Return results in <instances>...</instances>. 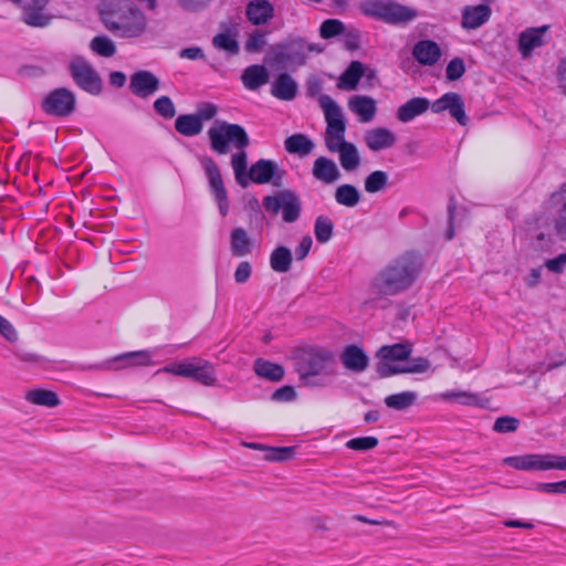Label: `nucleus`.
<instances>
[{
    "label": "nucleus",
    "instance_id": "f257e3e1",
    "mask_svg": "<svg viewBox=\"0 0 566 566\" xmlns=\"http://www.w3.org/2000/svg\"><path fill=\"white\" fill-rule=\"evenodd\" d=\"M98 14L104 28L119 39H139L148 30L146 14L132 0H102Z\"/></svg>",
    "mask_w": 566,
    "mask_h": 566
},
{
    "label": "nucleus",
    "instance_id": "f03ea898",
    "mask_svg": "<svg viewBox=\"0 0 566 566\" xmlns=\"http://www.w3.org/2000/svg\"><path fill=\"white\" fill-rule=\"evenodd\" d=\"M327 124L325 144L331 153H337L344 170L354 171L360 165L357 147L345 140L346 122L339 105L328 95L318 98Z\"/></svg>",
    "mask_w": 566,
    "mask_h": 566
},
{
    "label": "nucleus",
    "instance_id": "7ed1b4c3",
    "mask_svg": "<svg viewBox=\"0 0 566 566\" xmlns=\"http://www.w3.org/2000/svg\"><path fill=\"white\" fill-rule=\"evenodd\" d=\"M295 369L301 382L310 387H325L337 374L334 353L325 347L307 346L295 353Z\"/></svg>",
    "mask_w": 566,
    "mask_h": 566
},
{
    "label": "nucleus",
    "instance_id": "20e7f679",
    "mask_svg": "<svg viewBox=\"0 0 566 566\" xmlns=\"http://www.w3.org/2000/svg\"><path fill=\"white\" fill-rule=\"evenodd\" d=\"M420 268L416 255H402L377 274L371 284L373 290L386 296L401 293L412 285Z\"/></svg>",
    "mask_w": 566,
    "mask_h": 566
},
{
    "label": "nucleus",
    "instance_id": "39448f33",
    "mask_svg": "<svg viewBox=\"0 0 566 566\" xmlns=\"http://www.w3.org/2000/svg\"><path fill=\"white\" fill-rule=\"evenodd\" d=\"M208 137L211 149L220 155L227 154L230 147L244 149L250 143L242 126L224 120H216L208 129Z\"/></svg>",
    "mask_w": 566,
    "mask_h": 566
},
{
    "label": "nucleus",
    "instance_id": "423d86ee",
    "mask_svg": "<svg viewBox=\"0 0 566 566\" xmlns=\"http://www.w3.org/2000/svg\"><path fill=\"white\" fill-rule=\"evenodd\" d=\"M157 373H167L176 376L191 378L205 386H212L217 381L216 370L211 363L199 357L174 361Z\"/></svg>",
    "mask_w": 566,
    "mask_h": 566
},
{
    "label": "nucleus",
    "instance_id": "0eeeda50",
    "mask_svg": "<svg viewBox=\"0 0 566 566\" xmlns=\"http://www.w3.org/2000/svg\"><path fill=\"white\" fill-rule=\"evenodd\" d=\"M359 8L364 14L381 19L389 23L408 22L417 17L415 9L401 6L391 0H361Z\"/></svg>",
    "mask_w": 566,
    "mask_h": 566
},
{
    "label": "nucleus",
    "instance_id": "6e6552de",
    "mask_svg": "<svg viewBox=\"0 0 566 566\" xmlns=\"http://www.w3.org/2000/svg\"><path fill=\"white\" fill-rule=\"evenodd\" d=\"M503 464L522 471L566 470V455L528 453L504 458Z\"/></svg>",
    "mask_w": 566,
    "mask_h": 566
},
{
    "label": "nucleus",
    "instance_id": "1a4fd4ad",
    "mask_svg": "<svg viewBox=\"0 0 566 566\" xmlns=\"http://www.w3.org/2000/svg\"><path fill=\"white\" fill-rule=\"evenodd\" d=\"M411 354L409 343H399L381 346L376 357L378 358L377 373L381 377L400 374V369Z\"/></svg>",
    "mask_w": 566,
    "mask_h": 566
},
{
    "label": "nucleus",
    "instance_id": "9d476101",
    "mask_svg": "<svg viewBox=\"0 0 566 566\" xmlns=\"http://www.w3.org/2000/svg\"><path fill=\"white\" fill-rule=\"evenodd\" d=\"M272 52L277 63L291 67L301 66L306 62L311 52H321L316 44L307 43L303 39H294L285 43L276 44Z\"/></svg>",
    "mask_w": 566,
    "mask_h": 566
},
{
    "label": "nucleus",
    "instance_id": "9b49d317",
    "mask_svg": "<svg viewBox=\"0 0 566 566\" xmlns=\"http://www.w3.org/2000/svg\"><path fill=\"white\" fill-rule=\"evenodd\" d=\"M69 71L78 87L97 95L102 92V80L93 65L83 56L74 55L69 61Z\"/></svg>",
    "mask_w": 566,
    "mask_h": 566
},
{
    "label": "nucleus",
    "instance_id": "f8f14e48",
    "mask_svg": "<svg viewBox=\"0 0 566 566\" xmlns=\"http://www.w3.org/2000/svg\"><path fill=\"white\" fill-rule=\"evenodd\" d=\"M263 207L273 214L281 210L283 220L289 223L296 221L301 213V200L291 190H282L274 196L264 197Z\"/></svg>",
    "mask_w": 566,
    "mask_h": 566
},
{
    "label": "nucleus",
    "instance_id": "ddd939ff",
    "mask_svg": "<svg viewBox=\"0 0 566 566\" xmlns=\"http://www.w3.org/2000/svg\"><path fill=\"white\" fill-rule=\"evenodd\" d=\"M199 161L208 179L210 191L217 202L219 212L222 217H226L229 212V200L220 169L211 157L202 156Z\"/></svg>",
    "mask_w": 566,
    "mask_h": 566
},
{
    "label": "nucleus",
    "instance_id": "4468645a",
    "mask_svg": "<svg viewBox=\"0 0 566 566\" xmlns=\"http://www.w3.org/2000/svg\"><path fill=\"white\" fill-rule=\"evenodd\" d=\"M75 106V96L72 91L61 87L52 91L42 102V108L46 114L66 116Z\"/></svg>",
    "mask_w": 566,
    "mask_h": 566
},
{
    "label": "nucleus",
    "instance_id": "2eb2a0df",
    "mask_svg": "<svg viewBox=\"0 0 566 566\" xmlns=\"http://www.w3.org/2000/svg\"><path fill=\"white\" fill-rule=\"evenodd\" d=\"M548 27L527 28L517 36V50L523 60H528L533 52L547 43Z\"/></svg>",
    "mask_w": 566,
    "mask_h": 566
},
{
    "label": "nucleus",
    "instance_id": "dca6fc26",
    "mask_svg": "<svg viewBox=\"0 0 566 566\" xmlns=\"http://www.w3.org/2000/svg\"><path fill=\"white\" fill-rule=\"evenodd\" d=\"M430 108L436 114L448 111L460 125H465L468 122L463 99L458 93H446L430 104Z\"/></svg>",
    "mask_w": 566,
    "mask_h": 566
},
{
    "label": "nucleus",
    "instance_id": "f3484780",
    "mask_svg": "<svg viewBox=\"0 0 566 566\" xmlns=\"http://www.w3.org/2000/svg\"><path fill=\"white\" fill-rule=\"evenodd\" d=\"M22 10L25 23L34 27H43L49 22L45 8L50 0H10Z\"/></svg>",
    "mask_w": 566,
    "mask_h": 566
},
{
    "label": "nucleus",
    "instance_id": "a211bd4d",
    "mask_svg": "<svg viewBox=\"0 0 566 566\" xmlns=\"http://www.w3.org/2000/svg\"><path fill=\"white\" fill-rule=\"evenodd\" d=\"M281 178L282 174L279 171L276 164L268 159L258 160L248 172V181L251 180L259 185L271 181L274 185H279Z\"/></svg>",
    "mask_w": 566,
    "mask_h": 566
},
{
    "label": "nucleus",
    "instance_id": "6ab92c4d",
    "mask_svg": "<svg viewBox=\"0 0 566 566\" xmlns=\"http://www.w3.org/2000/svg\"><path fill=\"white\" fill-rule=\"evenodd\" d=\"M159 88V80L148 71H138L130 76L129 90L140 98L154 95Z\"/></svg>",
    "mask_w": 566,
    "mask_h": 566
},
{
    "label": "nucleus",
    "instance_id": "aec40b11",
    "mask_svg": "<svg viewBox=\"0 0 566 566\" xmlns=\"http://www.w3.org/2000/svg\"><path fill=\"white\" fill-rule=\"evenodd\" d=\"M488 4L467 6L462 9L461 25L467 30H474L485 24L491 17Z\"/></svg>",
    "mask_w": 566,
    "mask_h": 566
},
{
    "label": "nucleus",
    "instance_id": "412c9836",
    "mask_svg": "<svg viewBox=\"0 0 566 566\" xmlns=\"http://www.w3.org/2000/svg\"><path fill=\"white\" fill-rule=\"evenodd\" d=\"M347 106L350 112L358 116L361 123L371 122L377 113L376 101L367 95H354L349 97Z\"/></svg>",
    "mask_w": 566,
    "mask_h": 566
},
{
    "label": "nucleus",
    "instance_id": "4be33fe9",
    "mask_svg": "<svg viewBox=\"0 0 566 566\" xmlns=\"http://www.w3.org/2000/svg\"><path fill=\"white\" fill-rule=\"evenodd\" d=\"M245 15L253 25L266 24L274 17V6L268 0H251L245 7Z\"/></svg>",
    "mask_w": 566,
    "mask_h": 566
},
{
    "label": "nucleus",
    "instance_id": "5701e85b",
    "mask_svg": "<svg viewBox=\"0 0 566 566\" xmlns=\"http://www.w3.org/2000/svg\"><path fill=\"white\" fill-rule=\"evenodd\" d=\"M343 366L353 373H363L368 367L369 358L357 345L346 346L340 356Z\"/></svg>",
    "mask_w": 566,
    "mask_h": 566
},
{
    "label": "nucleus",
    "instance_id": "b1692460",
    "mask_svg": "<svg viewBox=\"0 0 566 566\" xmlns=\"http://www.w3.org/2000/svg\"><path fill=\"white\" fill-rule=\"evenodd\" d=\"M412 55L419 64L431 66L440 60L441 49L434 41L421 40L415 44Z\"/></svg>",
    "mask_w": 566,
    "mask_h": 566
},
{
    "label": "nucleus",
    "instance_id": "393cba45",
    "mask_svg": "<svg viewBox=\"0 0 566 566\" xmlns=\"http://www.w3.org/2000/svg\"><path fill=\"white\" fill-rule=\"evenodd\" d=\"M364 140L370 150L378 151L394 146L396 143V136L387 128L377 127L367 130L365 133Z\"/></svg>",
    "mask_w": 566,
    "mask_h": 566
},
{
    "label": "nucleus",
    "instance_id": "a878e982",
    "mask_svg": "<svg viewBox=\"0 0 566 566\" xmlns=\"http://www.w3.org/2000/svg\"><path fill=\"white\" fill-rule=\"evenodd\" d=\"M315 179L324 184H334L340 177V171L334 160L326 157H318L312 169Z\"/></svg>",
    "mask_w": 566,
    "mask_h": 566
},
{
    "label": "nucleus",
    "instance_id": "bb28decb",
    "mask_svg": "<svg viewBox=\"0 0 566 566\" xmlns=\"http://www.w3.org/2000/svg\"><path fill=\"white\" fill-rule=\"evenodd\" d=\"M270 73L263 65L254 64L245 67L241 74L243 86L249 91H256L269 82Z\"/></svg>",
    "mask_w": 566,
    "mask_h": 566
},
{
    "label": "nucleus",
    "instance_id": "cd10ccee",
    "mask_svg": "<svg viewBox=\"0 0 566 566\" xmlns=\"http://www.w3.org/2000/svg\"><path fill=\"white\" fill-rule=\"evenodd\" d=\"M429 107V99L424 97H413L398 107L396 116L399 122L409 123L417 116L426 113Z\"/></svg>",
    "mask_w": 566,
    "mask_h": 566
},
{
    "label": "nucleus",
    "instance_id": "c85d7f7f",
    "mask_svg": "<svg viewBox=\"0 0 566 566\" xmlns=\"http://www.w3.org/2000/svg\"><path fill=\"white\" fill-rule=\"evenodd\" d=\"M252 239L243 228H234L230 233V250L234 256H245L252 251Z\"/></svg>",
    "mask_w": 566,
    "mask_h": 566
},
{
    "label": "nucleus",
    "instance_id": "c756f323",
    "mask_svg": "<svg viewBox=\"0 0 566 566\" xmlns=\"http://www.w3.org/2000/svg\"><path fill=\"white\" fill-rule=\"evenodd\" d=\"M212 45L229 55H237L240 51L238 42V31L235 29H227L212 38Z\"/></svg>",
    "mask_w": 566,
    "mask_h": 566
},
{
    "label": "nucleus",
    "instance_id": "7c9ffc66",
    "mask_svg": "<svg viewBox=\"0 0 566 566\" xmlns=\"http://www.w3.org/2000/svg\"><path fill=\"white\" fill-rule=\"evenodd\" d=\"M24 398L32 405L46 408H54L61 403L59 396L54 391L42 388L28 390Z\"/></svg>",
    "mask_w": 566,
    "mask_h": 566
},
{
    "label": "nucleus",
    "instance_id": "2f4dec72",
    "mask_svg": "<svg viewBox=\"0 0 566 566\" xmlns=\"http://www.w3.org/2000/svg\"><path fill=\"white\" fill-rule=\"evenodd\" d=\"M364 75V65L354 61L349 64L346 71L339 76L337 86L340 90L353 91L356 88L359 80Z\"/></svg>",
    "mask_w": 566,
    "mask_h": 566
},
{
    "label": "nucleus",
    "instance_id": "473e14b6",
    "mask_svg": "<svg viewBox=\"0 0 566 566\" xmlns=\"http://www.w3.org/2000/svg\"><path fill=\"white\" fill-rule=\"evenodd\" d=\"M254 373L270 381H280L284 377V368L275 363L258 358L253 365Z\"/></svg>",
    "mask_w": 566,
    "mask_h": 566
},
{
    "label": "nucleus",
    "instance_id": "72a5a7b5",
    "mask_svg": "<svg viewBox=\"0 0 566 566\" xmlns=\"http://www.w3.org/2000/svg\"><path fill=\"white\" fill-rule=\"evenodd\" d=\"M297 85L294 80L287 74H281L273 83L271 93L284 101H291L295 97Z\"/></svg>",
    "mask_w": 566,
    "mask_h": 566
},
{
    "label": "nucleus",
    "instance_id": "f704fd0d",
    "mask_svg": "<svg viewBox=\"0 0 566 566\" xmlns=\"http://www.w3.org/2000/svg\"><path fill=\"white\" fill-rule=\"evenodd\" d=\"M175 127L181 135L192 137L201 133L203 125L196 115H180L175 122Z\"/></svg>",
    "mask_w": 566,
    "mask_h": 566
},
{
    "label": "nucleus",
    "instance_id": "c9c22d12",
    "mask_svg": "<svg viewBox=\"0 0 566 566\" xmlns=\"http://www.w3.org/2000/svg\"><path fill=\"white\" fill-rule=\"evenodd\" d=\"M153 350L130 352L115 358L116 361L123 363L122 367L149 366L153 365Z\"/></svg>",
    "mask_w": 566,
    "mask_h": 566
},
{
    "label": "nucleus",
    "instance_id": "e433bc0d",
    "mask_svg": "<svg viewBox=\"0 0 566 566\" xmlns=\"http://www.w3.org/2000/svg\"><path fill=\"white\" fill-rule=\"evenodd\" d=\"M292 252L285 247H277L270 255V265L273 271L285 273L291 269Z\"/></svg>",
    "mask_w": 566,
    "mask_h": 566
},
{
    "label": "nucleus",
    "instance_id": "4c0bfd02",
    "mask_svg": "<svg viewBox=\"0 0 566 566\" xmlns=\"http://www.w3.org/2000/svg\"><path fill=\"white\" fill-rule=\"evenodd\" d=\"M285 149L291 154H298L301 156L308 155L314 144L303 134H294L285 139Z\"/></svg>",
    "mask_w": 566,
    "mask_h": 566
},
{
    "label": "nucleus",
    "instance_id": "58836bf2",
    "mask_svg": "<svg viewBox=\"0 0 566 566\" xmlns=\"http://www.w3.org/2000/svg\"><path fill=\"white\" fill-rule=\"evenodd\" d=\"M238 151L231 156V166L234 172L237 182L241 187L248 186V174H247V154L244 149H237Z\"/></svg>",
    "mask_w": 566,
    "mask_h": 566
},
{
    "label": "nucleus",
    "instance_id": "ea45409f",
    "mask_svg": "<svg viewBox=\"0 0 566 566\" xmlns=\"http://www.w3.org/2000/svg\"><path fill=\"white\" fill-rule=\"evenodd\" d=\"M552 201L554 205H562L555 221V229L563 239H566V184L559 191L552 196Z\"/></svg>",
    "mask_w": 566,
    "mask_h": 566
},
{
    "label": "nucleus",
    "instance_id": "a19ab883",
    "mask_svg": "<svg viewBox=\"0 0 566 566\" xmlns=\"http://www.w3.org/2000/svg\"><path fill=\"white\" fill-rule=\"evenodd\" d=\"M359 199V191L352 185H342L335 191L336 202L345 207H355Z\"/></svg>",
    "mask_w": 566,
    "mask_h": 566
},
{
    "label": "nucleus",
    "instance_id": "79ce46f5",
    "mask_svg": "<svg viewBox=\"0 0 566 566\" xmlns=\"http://www.w3.org/2000/svg\"><path fill=\"white\" fill-rule=\"evenodd\" d=\"M417 400V394L413 391H402L386 397L385 403L388 408L403 410L412 406Z\"/></svg>",
    "mask_w": 566,
    "mask_h": 566
},
{
    "label": "nucleus",
    "instance_id": "37998d69",
    "mask_svg": "<svg viewBox=\"0 0 566 566\" xmlns=\"http://www.w3.org/2000/svg\"><path fill=\"white\" fill-rule=\"evenodd\" d=\"M90 49L97 55L111 57L116 53V45L112 39L106 35H98L91 40Z\"/></svg>",
    "mask_w": 566,
    "mask_h": 566
},
{
    "label": "nucleus",
    "instance_id": "c03bdc74",
    "mask_svg": "<svg viewBox=\"0 0 566 566\" xmlns=\"http://www.w3.org/2000/svg\"><path fill=\"white\" fill-rule=\"evenodd\" d=\"M334 224L326 216H318L314 223V234L319 243H326L331 240Z\"/></svg>",
    "mask_w": 566,
    "mask_h": 566
},
{
    "label": "nucleus",
    "instance_id": "a18cd8bd",
    "mask_svg": "<svg viewBox=\"0 0 566 566\" xmlns=\"http://www.w3.org/2000/svg\"><path fill=\"white\" fill-rule=\"evenodd\" d=\"M266 45V32L255 29L248 33L244 42V49L249 53H259Z\"/></svg>",
    "mask_w": 566,
    "mask_h": 566
},
{
    "label": "nucleus",
    "instance_id": "49530a36",
    "mask_svg": "<svg viewBox=\"0 0 566 566\" xmlns=\"http://www.w3.org/2000/svg\"><path fill=\"white\" fill-rule=\"evenodd\" d=\"M250 448L258 450H266L265 459L268 461H284L293 455V448L282 447V448H265L258 443H250Z\"/></svg>",
    "mask_w": 566,
    "mask_h": 566
},
{
    "label": "nucleus",
    "instance_id": "de8ad7c7",
    "mask_svg": "<svg viewBox=\"0 0 566 566\" xmlns=\"http://www.w3.org/2000/svg\"><path fill=\"white\" fill-rule=\"evenodd\" d=\"M440 399L446 401H458L465 406L479 405V397L468 391H447L440 395Z\"/></svg>",
    "mask_w": 566,
    "mask_h": 566
},
{
    "label": "nucleus",
    "instance_id": "09e8293b",
    "mask_svg": "<svg viewBox=\"0 0 566 566\" xmlns=\"http://www.w3.org/2000/svg\"><path fill=\"white\" fill-rule=\"evenodd\" d=\"M388 181L386 172L376 170L371 172L365 180V189L367 192H377L385 188Z\"/></svg>",
    "mask_w": 566,
    "mask_h": 566
},
{
    "label": "nucleus",
    "instance_id": "8fccbe9b",
    "mask_svg": "<svg viewBox=\"0 0 566 566\" xmlns=\"http://www.w3.org/2000/svg\"><path fill=\"white\" fill-rule=\"evenodd\" d=\"M430 368V361L423 357L407 359L400 369V374L426 373Z\"/></svg>",
    "mask_w": 566,
    "mask_h": 566
},
{
    "label": "nucleus",
    "instance_id": "3c124183",
    "mask_svg": "<svg viewBox=\"0 0 566 566\" xmlns=\"http://www.w3.org/2000/svg\"><path fill=\"white\" fill-rule=\"evenodd\" d=\"M344 31V24L336 19L325 20L319 28V34L324 39L333 38Z\"/></svg>",
    "mask_w": 566,
    "mask_h": 566
},
{
    "label": "nucleus",
    "instance_id": "603ef678",
    "mask_svg": "<svg viewBox=\"0 0 566 566\" xmlns=\"http://www.w3.org/2000/svg\"><path fill=\"white\" fill-rule=\"evenodd\" d=\"M154 108L164 118H172L176 114L175 105L168 96L157 98L154 103Z\"/></svg>",
    "mask_w": 566,
    "mask_h": 566
},
{
    "label": "nucleus",
    "instance_id": "864d4df0",
    "mask_svg": "<svg viewBox=\"0 0 566 566\" xmlns=\"http://www.w3.org/2000/svg\"><path fill=\"white\" fill-rule=\"evenodd\" d=\"M378 444L375 437L354 438L346 442V447L352 450L365 451L374 449Z\"/></svg>",
    "mask_w": 566,
    "mask_h": 566
},
{
    "label": "nucleus",
    "instance_id": "5fc2aeb1",
    "mask_svg": "<svg viewBox=\"0 0 566 566\" xmlns=\"http://www.w3.org/2000/svg\"><path fill=\"white\" fill-rule=\"evenodd\" d=\"M465 72L464 62L460 57L452 59L446 69L447 78L450 81L459 80Z\"/></svg>",
    "mask_w": 566,
    "mask_h": 566
},
{
    "label": "nucleus",
    "instance_id": "6e6d98bb",
    "mask_svg": "<svg viewBox=\"0 0 566 566\" xmlns=\"http://www.w3.org/2000/svg\"><path fill=\"white\" fill-rule=\"evenodd\" d=\"M518 420L512 417H501L494 422L493 429L496 432L506 433L517 429Z\"/></svg>",
    "mask_w": 566,
    "mask_h": 566
},
{
    "label": "nucleus",
    "instance_id": "4d7b16f0",
    "mask_svg": "<svg viewBox=\"0 0 566 566\" xmlns=\"http://www.w3.org/2000/svg\"><path fill=\"white\" fill-rule=\"evenodd\" d=\"M213 0H176L185 11L197 12L206 9Z\"/></svg>",
    "mask_w": 566,
    "mask_h": 566
},
{
    "label": "nucleus",
    "instance_id": "13d9d810",
    "mask_svg": "<svg viewBox=\"0 0 566 566\" xmlns=\"http://www.w3.org/2000/svg\"><path fill=\"white\" fill-rule=\"evenodd\" d=\"M0 335L10 343L18 340V333L13 325L3 316L0 315Z\"/></svg>",
    "mask_w": 566,
    "mask_h": 566
},
{
    "label": "nucleus",
    "instance_id": "bf43d9fd",
    "mask_svg": "<svg viewBox=\"0 0 566 566\" xmlns=\"http://www.w3.org/2000/svg\"><path fill=\"white\" fill-rule=\"evenodd\" d=\"M544 265L552 273H562L566 268V253H560L556 258L546 260Z\"/></svg>",
    "mask_w": 566,
    "mask_h": 566
},
{
    "label": "nucleus",
    "instance_id": "052dcab7",
    "mask_svg": "<svg viewBox=\"0 0 566 566\" xmlns=\"http://www.w3.org/2000/svg\"><path fill=\"white\" fill-rule=\"evenodd\" d=\"M533 248L537 251H548L553 245V240L549 235L543 232L531 237Z\"/></svg>",
    "mask_w": 566,
    "mask_h": 566
},
{
    "label": "nucleus",
    "instance_id": "680f3d73",
    "mask_svg": "<svg viewBox=\"0 0 566 566\" xmlns=\"http://www.w3.org/2000/svg\"><path fill=\"white\" fill-rule=\"evenodd\" d=\"M538 490L552 494H566V480L559 482L541 483Z\"/></svg>",
    "mask_w": 566,
    "mask_h": 566
},
{
    "label": "nucleus",
    "instance_id": "e2e57ef3",
    "mask_svg": "<svg viewBox=\"0 0 566 566\" xmlns=\"http://www.w3.org/2000/svg\"><path fill=\"white\" fill-rule=\"evenodd\" d=\"M252 273L251 264L247 261L240 262L234 272V280L237 283H245Z\"/></svg>",
    "mask_w": 566,
    "mask_h": 566
},
{
    "label": "nucleus",
    "instance_id": "0e129e2a",
    "mask_svg": "<svg viewBox=\"0 0 566 566\" xmlns=\"http://www.w3.org/2000/svg\"><path fill=\"white\" fill-rule=\"evenodd\" d=\"M296 397V392L292 386H284L275 390L272 395V399L275 401H292Z\"/></svg>",
    "mask_w": 566,
    "mask_h": 566
},
{
    "label": "nucleus",
    "instance_id": "69168bd1",
    "mask_svg": "<svg viewBox=\"0 0 566 566\" xmlns=\"http://www.w3.org/2000/svg\"><path fill=\"white\" fill-rule=\"evenodd\" d=\"M313 241L310 235H305L295 248V256L297 260H303L308 254L312 248Z\"/></svg>",
    "mask_w": 566,
    "mask_h": 566
},
{
    "label": "nucleus",
    "instance_id": "338daca9",
    "mask_svg": "<svg viewBox=\"0 0 566 566\" xmlns=\"http://www.w3.org/2000/svg\"><path fill=\"white\" fill-rule=\"evenodd\" d=\"M218 109L217 106L213 104H205L198 109L197 117H200V120H209L213 118L217 114Z\"/></svg>",
    "mask_w": 566,
    "mask_h": 566
},
{
    "label": "nucleus",
    "instance_id": "774afa93",
    "mask_svg": "<svg viewBox=\"0 0 566 566\" xmlns=\"http://www.w3.org/2000/svg\"><path fill=\"white\" fill-rule=\"evenodd\" d=\"M180 57L188 60H202L205 59L203 51L198 46L187 48L180 51Z\"/></svg>",
    "mask_w": 566,
    "mask_h": 566
}]
</instances>
